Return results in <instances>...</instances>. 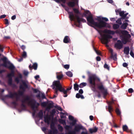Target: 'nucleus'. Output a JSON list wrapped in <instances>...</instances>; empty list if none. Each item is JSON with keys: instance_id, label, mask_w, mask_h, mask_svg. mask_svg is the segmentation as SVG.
<instances>
[{"instance_id": "nucleus-46", "label": "nucleus", "mask_w": 134, "mask_h": 134, "mask_svg": "<svg viewBox=\"0 0 134 134\" xmlns=\"http://www.w3.org/2000/svg\"><path fill=\"white\" fill-rule=\"evenodd\" d=\"M24 75L25 76H27L29 73L28 72L27 70H24L23 72Z\"/></svg>"}, {"instance_id": "nucleus-54", "label": "nucleus", "mask_w": 134, "mask_h": 134, "mask_svg": "<svg viewBox=\"0 0 134 134\" xmlns=\"http://www.w3.org/2000/svg\"><path fill=\"white\" fill-rule=\"evenodd\" d=\"M80 94L79 93H77L76 94V98H80Z\"/></svg>"}, {"instance_id": "nucleus-24", "label": "nucleus", "mask_w": 134, "mask_h": 134, "mask_svg": "<svg viewBox=\"0 0 134 134\" xmlns=\"http://www.w3.org/2000/svg\"><path fill=\"white\" fill-rule=\"evenodd\" d=\"M73 11H74V12H75V15H74L75 19L74 20H72V21L73 20V21H75V19H76V18L75 15H78L77 14L79 13V11L78 9L77 8H73Z\"/></svg>"}, {"instance_id": "nucleus-47", "label": "nucleus", "mask_w": 134, "mask_h": 134, "mask_svg": "<svg viewBox=\"0 0 134 134\" xmlns=\"http://www.w3.org/2000/svg\"><path fill=\"white\" fill-rule=\"evenodd\" d=\"M4 20L5 21V24L7 25V26L9 24V22L8 20L7 19H5Z\"/></svg>"}, {"instance_id": "nucleus-50", "label": "nucleus", "mask_w": 134, "mask_h": 134, "mask_svg": "<svg viewBox=\"0 0 134 134\" xmlns=\"http://www.w3.org/2000/svg\"><path fill=\"white\" fill-rule=\"evenodd\" d=\"M104 68L107 69L108 70L109 69V67L108 66V65L106 64H105L104 65Z\"/></svg>"}, {"instance_id": "nucleus-61", "label": "nucleus", "mask_w": 134, "mask_h": 134, "mask_svg": "<svg viewBox=\"0 0 134 134\" xmlns=\"http://www.w3.org/2000/svg\"><path fill=\"white\" fill-rule=\"evenodd\" d=\"M16 18V15H13V16H12V17L11 19L12 20H14Z\"/></svg>"}, {"instance_id": "nucleus-2", "label": "nucleus", "mask_w": 134, "mask_h": 134, "mask_svg": "<svg viewBox=\"0 0 134 134\" xmlns=\"http://www.w3.org/2000/svg\"><path fill=\"white\" fill-rule=\"evenodd\" d=\"M22 104L21 107L22 110L26 109V106L25 104L28 105H30L34 109L40 105L38 103L36 102V100L34 99H31L28 96H26L21 100Z\"/></svg>"}, {"instance_id": "nucleus-55", "label": "nucleus", "mask_w": 134, "mask_h": 134, "mask_svg": "<svg viewBox=\"0 0 134 134\" xmlns=\"http://www.w3.org/2000/svg\"><path fill=\"white\" fill-rule=\"evenodd\" d=\"M122 65L124 67H126L127 66L128 64H127L126 63H123Z\"/></svg>"}, {"instance_id": "nucleus-12", "label": "nucleus", "mask_w": 134, "mask_h": 134, "mask_svg": "<svg viewBox=\"0 0 134 134\" xmlns=\"http://www.w3.org/2000/svg\"><path fill=\"white\" fill-rule=\"evenodd\" d=\"M57 83H58L57 82V81H54L53 82L52 87L53 89L54 90L55 94L54 95L53 97L52 98H53L56 97L58 95V92L59 90L58 87L57 86V85H58Z\"/></svg>"}, {"instance_id": "nucleus-43", "label": "nucleus", "mask_w": 134, "mask_h": 134, "mask_svg": "<svg viewBox=\"0 0 134 134\" xmlns=\"http://www.w3.org/2000/svg\"><path fill=\"white\" fill-rule=\"evenodd\" d=\"M69 120H71L72 121L75 120L74 119V118L72 116L70 115L69 116Z\"/></svg>"}, {"instance_id": "nucleus-20", "label": "nucleus", "mask_w": 134, "mask_h": 134, "mask_svg": "<svg viewBox=\"0 0 134 134\" xmlns=\"http://www.w3.org/2000/svg\"><path fill=\"white\" fill-rule=\"evenodd\" d=\"M56 76L57 79L60 80L63 77V75L61 72H57Z\"/></svg>"}, {"instance_id": "nucleus-1", "label": "nucleus", "mask_w": 134, "mask_h": 134, "mask_svg": "<svg viewBox=\"0 0 134 134\" xmlns=\"http://www.w3.org/2000/svg\"><path fill=\"white\" fill-rule=\"evenodd\" d=\"M85 13L88 15L86 18L88 24L94 28L98 31L102 37L100 39L101 42L103 44H106V46H107V43L110 41L109 39L112 38V36L109 34L113 35L115 33H118V31L117 30L115 32L113 30L107 29H105L103 31L98 30L97 28L100 29L103 27H106L107 24V23L102 21L101 19L107 21L108 20V18L103 17L101 18L100 17H99L97 19L98 22H96L93 19L92 14L89 11L86 10Z\"/></svg>"}, {"instance_id": "nucleus-26", "label": "nucleus", "mask_w": 134, "mask_h": 134, "mask_svg": "<svg viewBox=\"0 0 134 134\" xmlns=\"http://www.w3.org/2000/svg\"><path fill=\"white\" fill-rule=\"evenodd\" d=\"M74 88L75 90L78 91L79 90V85L75 83L74 85Z\"/></svg>"}, {"instance_id": "nucleus-60", "label": "nucleus", "mask_w": 134, "mask_h": 134, "mask_svg": "<svg viewBox=\"0 0 134 134\" xmlns=\"http://www.w3.org/2000/svg\"><path fill=\"white\" fill-rule=\"evenodd\" d=\"M42 130L43 131L45 132L46 130V128L45 127H43L42 128Z\"/></svg>"}, {"instance_id": "nucleus-35", "label": "nucleus", "mask_w": 134, "mask_h": 134, "mask_svg": "<svg viewBox=\"0 0 134 134\" xmlns=\"http://www.w3.org/2000/svg\"><path fill=\"white\" fill-rule=\"evenodd\" d=\"M122 19V18H120L118 19L116 21V23L120 25H121L122 24V21L121 19Z\"/></svg>"}, {"instance_id": "nucleus-41", "label": "nucleus", "mask_w": 134, "mask_h": 134, "mask_svg": "<svg viewBox=\"0 0 134 134\" xmlns=\"http://www.w3.org/2000/svg\"><path fill=\"white\" fill-rule=\"evenodd\" d=\"M41 105L43 107H46L47 105V103L46 102H43L41 103Z\"/></svg>"}, {"instance_id": "nucleus-17", "label": "nucleus", "mask_w": 134, "mask_h": 134, "mask_svg": "<svg viewBox=\"0 0 134 134\" xmlns=\"http://www.w3.org/2000/svg\"><path fill=\"white\" fill-rule=\"evenodd\" d=\"M76 18V20L77 21V22L80 25V22H82L83 23L86 22V20L82 18H80L78 15H75Z\"/></svg>"}, {"instance_id": "nucleus-23", "label": "nucleus", "mask_w": 134, "mask_h": 134, "mask_svg": "<svg viewBox=\"0 0 134 134\" xmlns=\"http://www.w3.org/2000/svg\"><path fill=\"white\" fill-rule=\"evenodd\" d=\"M70 41L69 37L68 36H65L63 40V42L64 43H67L69 42Z\"/></svg>"}, {"instance_id": "nucleus-36", "label": "nucleus", "mask_w": 134, "mask_h": 134, "mask_svg": "<svg viewBox=\"0 0 134 134\" xmlns=\"http://www.w3.org/2000/svg\"><path fill=\"white\" fill-rule=\"evenodd\" d=\"M32 67L34 68L35 70H36L37 69V64L36 63H34L33 64Z\"/></svg>"}, {"instance_id": "nucleus-31", "label": "nucleus", "mask_w": 134, "mask_h": 134, "mask_svg": "<svg viewBox=\"0 0 134 134\" xmlns=\"http://www.w3.org/2000/svg\"><path fill=\"white\" fill-rule=\"evenodd\" d=\"M86 85L87 83L85 82L82 83L79 85V87L81 88H82L86 86Z\"/></svg>"}, {"instance_id": "nucleus-39", "label": "nucleus", "mask_w": 134, "mask_h": 134, "mask_svg": "<svg viewBox=\"0 0 134 134\" xmlns=\"http://www.w3.org/2000/svg\"><path fill=\"white\" fill-rule=\"evenodd\" d=\"M116 112L118 115H120L121 113L119 109L116 108Z\"/></svg>"}, {"instance_id": "nucleus-45", "label": "nucleus", "mask_w": 134, "mask_h": 134, "mask_svg": "<svg viewBox=\"0 0 134 134\" xmlns=\"http://www.w3.org/2000/svg\"><path fill=\"white\" fill-rule=\"evenodd\" d=\"M52 107V104L51 103H49L48 104V105L47 106V109H49Z\"/></svg>"}, {"instance_id": "nucleus-40", "label": "nucleus", "mask_w": 134, "mask_h": 134, "mask_svg": "<svg viewBox=\"0 0 134 134\" xmlns=\"http://www.w3.org/2000/svg\"><path fill=\"white\" fill-rule=\"evenodd\" d=\"M64 128L66 130L68 131H69L70 129L71 128V127L70 126L67 125H66V126L64 127Z\"/></svg>"}, {"instance_id": "nucleus-13", "label": "nucleus", "mask_w": 134, "mask_h": 134, "mask_svg": "<svg viewBox=\"0 0 134 134\" xmlns=\"http://www.w3.org/2000/svg\"><path fill=\"white\" fill-rule=\"evenodd\" d=\"M50 128L51 130L48 131V134H56L58 133V130L55 127L53 123H52L50 125Z\"/></svg>"}, {"instance_id": "nucleus-48", "label": "nucleus", "mask_w": 134, "mask_h": 134, "mask_svg": "<svg viewBox=\"0 0 134 134\" xmlns=\"http://www.w3.org/2000/svg\"><path fill=\"white\" fill-rule=\"evenodd\" d=\"M15 81L16 82L18 83H19L20 81L18 77H16L15 79Z\"/></svg>"}, {"instance_id": "nucleus-11", "label": "nucleus", "mask_w": 134, "mask_h": 134, "mask_svg": "<svg viewBox=\"0 0 134 134\" xmlns=\"http://www.w3.org/2000/svg\"><path fill=\"white\" fill-rule=\"evenodd\" d=\"M83 126L81 124L77 125L75 126L74 129V131H69L66 134H76V132H79L80 130L82 129Z\"/></svg>"}, {"instance_id": "nucleus-62", "label": "nucleus", "mask_w": 134, "mask_h": 134, "mask_svg": "<svg viewBox=\"0 0 134 134\" xmlns=\"http://www.w3.org/2000/svg\"><path fill=\"white\" fill-rule=\"evenodd\" d=\"M107 1L109 3H113V1L112 0H107Z\"/></svg>"}, {"instance_id": "nucleus-42", "label": "nucleus", "mask_w": 134, "mask_h": 134, "mask_svg": "<svg viewBox=\"0 0 134 134\" xmlns=\"http://www.w3.org/2000/svg\"><path fill=\"white\" fill-rule=\"evenodd\" d=\"M111 55V57L113 58L114 60H115L116 59V54H115L114 55L113 54Z\"/></svg>"}, {"instance_id": "nucleus-52", "label": "nucleus", "mask_w": 134, "mask_h": 134, "mask_svg": "<svg viewBox=\"0 0 134 134\" xmlns=\"http://www.w3.org/2000/svg\"><path fill=\"white\" fill-rule=\"evenodd\" d=\"M60 122L62 124H63L64 125V124H66L65 120H60Z\"/></svg>"}, {"instance_id": "nucleus-16", "label": "nucleus", "mask_w": 134, "mask_h": 134, "mask_svg": "<svg viewBox=\"0 0 134 134\" xmlns=\"http://www.w3.org/2000/svg\"><path fill=\"white\" fill-rule=\"evenodd\" d=\"M128 13L125 14V12L124 11L120 12H119V14L120 16L121 17V18L123 19H125V18L126 19H128V17H126V16L128 14Z\"/></svg>"}, {"instance_id": "nucleus-22", "label": "nucleus", "mask_w": 134, "mask_h": 134, "mask_svg": "<svg viewBox=\"0 0 134 134\" xmlns=\"http://www.w3.org/2000/svg\"><path fill=\"white\" fill-rule=\"evenodd\" d=\"M129 47H125L124 48V52L125 54L128 55L129 54Z\"/></svg>"}, {"instance_id": "nucleus-5", "label": "nucleus", "mask_w": 134, "mask_h": 134, "mask_svg": "<svg viewBox=\"0 0 134 134\" xmlns=\"http://www.w3.org/2000/svg\"><path fill=\"white\" fill-rule=\"evenodd\" d=\"M121 33L122 34L120 36L121 39L123 43L125 44L127 42L130 41V38L131 36L126 30L122 31Z\"/></svg>"}, {"instance_id": "nucleus-51", "label": "nucleus", "mask_w": 134, "mask_h": 134, "mask_svg": "<svg viewBox=\"0 0 134 134\" xmlns=\"http://www.w3.org/2000/svg\"><path fill=\"white\" fill-rule=\"evenodd\" d=\"M64 67L65 69H68L69 68V65L68 64L65 65H64Z\"/></svg>"}, {"instance_id": "nucleus-57", "label": "nucleus", "mask_w": 134, "mask_h": 134, "mask_svg": "<svg viewBox=\"0 0 134 134\" xmlns=\"http://www.w3.org/2000/svg\"><path fill=\"white\" fill-rule=\"evenodd\" d=\"M33 90L34 93H36L38 91V90L36 89H33Z\"/></svg>"}, {"instance_id": "nucleus-21", "label": "nucleus", "mask_w": 134, "mask_h": 134, "mask_svg": "<svg viewBox=\"0 0 134 134\" xmlns=\"http://www.w3.org/2000/svg\"><path fill=\"white\" fill-rule=\"evenodd\" d=\"M98 128L96 127H94V128H90L89 129V131L91 133H92L93 132H96Z\"/></svg>"}, {"instance_id": "nucleus-6", "label": "nucleus", "mask_w": 134, "mask_h": 134, "mask_svg": "<svg viewBox=\"0 0 134 134\" xmlns=\"http://www.w3.org/2000/svg\"><path fill=\"white\" fill-rule=\"evenodd\" d=\"M29 85V83L27 81H22V84H20V89L23 91H19L18 92L19 96L20 98L21 96H22L24 94V92L25 91L26 88H28Z\"/></svg>"}, {"instance_id": "nucleus-53", "label": "nucleus", "mask_w": 134, "mask_h": 134, "mask_svg": "<svg viewBox=\"0 0 134 134\" xmlns=\"http://www.w3.org/2000/svg\"><path fill=\"white\" fill-rule=\"evenodd\" d=\"M128 92L129 93H132L133 92V90L132 88H130L128 90Z\"/></svg>"}, {"instance_id": "nucleus-10", "label": "nucleus", "mask_w": 134, "mask_h": 134, "mask_svg": "<svg viewBox=\"0 0 134 134\" xmlns=\"http://www.w3.org/2000/svg\"><path fill=\"white\" fill-rule=\"evenodd\" d=\"M96 85L97 86L98 88L102 92L104 95V97L105 98V96L108 94L107 89L104 87L102 82L97 83Z\"/></svg>"}, {"instance_id": "nucleus-29", "label": "nucleus", "mask_w": 134, "mask_h": 134, "mask_svg": "<svg viewBox=\"0 0 134 134\" xmlns=\"http://www.w3.org/2000/svg\"><path fill=\"white\" fill-rule=\"evenodd\" d=\"M8 84L10 86H11L13 88H17L16 85L14 83H12V81H11V84H10L8 83Z\"/></svg>"}, {"instance_id": "nucleus-15", "label": "nucleus", "mask_w": 134, "mask_h": 134, "mask_svg": "<svg viewBox=\"0 0 134 134\" xmlns=\"http://www.w3.org/2000/svg\"><path fill=\"white\" fill-rule=\"evenodd\" d=\"M123 44L121 41L118 40L117 42L115 44V47L118 49H121L122 47Z\"/></svg>"}, {"instance_id": "nucleus-58", "label": "nucleus", "mask_w": 134, "mask_h": 134, "mask_svg": "<svg viewBox=\"0 0 134 134\" xmlns=\"http://www.w3.org/2000/svg\"><path fill=\"white\" fill-rule=\"evenodd\" d=\"M6 16V15H3L1 16L0 18L1 19L4 18Z\"/></svg>"}, {"instance_id": "nucleus-4", "label": "nucleus", "mask_w": 134, "mask_h": 134, "mask_svg": "<svg viewBox=\"0 0 134 134\" xmlns=\"http://www.w3.org/2000/svg\"><path fill=\"white\" fill-rule=\"evenodd\" d=\"M97 80L100 81V79L95 75H92L89 76L88 81L90 84V87L94 91L96 90L95 80Z\"/></svg>"}, {"instance_id": "nucleus-28", "label": "nucleus", "mask_w": 134, "mask_h": 134, "mask_svg": "<svg viewBox=\"0 0 134 134\" xmlns=\"http://www.w3.org/2000/svg\"><path fill=\"white\" fill-rule=\"evenodd\" d=\"M119 27V25L117 24H114L113 25V28L115 30L118 29Z\"/></svg>"}, {"instance_id": "nucleus-38", "label": "nucleus", "mask_w": 134, "mask_h": 134, "mask_svg": "<svg viewBox=\"0 0 134 134\" xmlns=\"http://www.w3.org/2000/svg\"><path fill=\"white\" fill-rule=\"evenodd\" d=\"M123 130L124 131H126L128 129L127 126L126 125H125L123 126Z\"/></svg>"}, {"instance_id": "nucleus-30", "label": "nucleus", "mask_w": 134, "mask_h": 134, "mask_svg": "<svg viewBox=\"0 0 134 134\" xmlns=\"http://www.w3.org/2000/svg\"><path fill=\"white\" fill-rule=\"evenodd\" d=\"M66 74L68 76L71 77L72 76V74L70 71H68L66 72Z\"/></svg>"}, {"instance_id": "nucleus-9", "label": "nucleus", "mask_w": 134, "mask_h": 134, "mask_svg": "<svg viewBox=\"0 0 134 134\" xmlns=\"http://www.w3.org/2000/svg\"><path fill=\"white\" fill-rule=\"evenodd\" d=\"M55 113V109H53L52 110L51 115H49L48 114H46V115L44 117V121L45 122L47 123L48 125H49L51 120V117H53Z\"/></svg>"}, {"instance_id": "nucleus-37", "label": "nucleus", "mask_w": 134, "mask_h": 134, "mask_svg": "<svg viewBox=\"0 0 134 134\" xmlns=\"http://www.w3.org/2000/svg\"><path fill=\"white\" fill-rule=\"evenodd\" d=\"M22 56L23 58H25L27 57V53L25 51H24L22 54Z\"/></svg>"}, {"instance_id": "nucleus-18", "label": "nucleus", "mask_w": 134, "mask_h": 134, "mask_svg": "<svg viewBox=\"0 0 134 134\" xmlns=\"http://www.w3.org/2000/svg\"><path fill=\"white\" fill-rule=\"evenodd\" d=\"M36 96L38 99L41 98L42 99H44L46 98L44 93L40 92H39L38 94Z\"/></svg>"}, {"instance_id": "nucleus-63", "label": "nucleus", "mask_w": 134, "mask_h": 134, "mask_svg": "<svg viewBox=\"0 0 134 134\" xmlns=\"http://www.w3.org/2000/svg\"><path fill=\"white\" fill-rule=\"evenodd\" d=\"M21 48L23 50H24L25 48V46L23 45L21 46Z\"/></svg>"}, {"instance_id": "nucleus-14", "label": "nucleus", "mask_w": 134, "mask_h": 134, "mask_svg": "<svg viewBox=\"0 0 134 134\" xmlns=\"http://www.w3.org/2000/svg\"><path fill=\"white\" fill-rule=\"evenodd\" d=\"M65 10L68 12V14L69 15V18L71 21H72L75 19L74 15L72 12H69V8L65 6L64 8Z\"/></svg>"}, {"instance_id": "nucleus-8", "label": "nucleus", "mask_w": 134, "mask_h": 134, "mask_svg": "<svg viewBox=\"0 0 134 134\" xmlns=\"http://www.w3.org/2000/svg\"><path fill=\"white\" fill-rule=\"evenodd\" d=\"M1 59L4 62V64L2 65V66L8 68L12 70H13L14 69L15 67L12 64L10 63L9 61H8V63L9 64V65L8 66H7L6 64L7 60V57H4Z\"/></svg>"}, {"instance_id": "nucleus-19", "label": "nucleus", "mask_w": 134, "mask_h": 134, "mask_svg": "<svg viewBox=\"0 0 134 134\" xmlns=\"http://www.w3.org/2000/svg\"><path fill=\"white\" fill-rule=\"evenodd\" d=\"M12 75L10 73L8 74L7 75V77L8 78V83L9 84H11V81H12V77H13Z\"/></svg>"}, {"instance_id": "nucleus-59", "label": "nucleus", "mask_w": 134, "mask_h": 134, "mask_svg": "<svg viewBox=\"0 0 134 134\" xmlns=\"http://www.w3.org/2000/svg\"><path fill=\"white\" fill-rule=\"evenodd\" d=\"M79 93L81 94H82L83 93V91L82 89H80L79 91Z\"/></svg>"}, {"instance_id": "nucleus-3", "label": "nucleus", "mask_w": 134, "mask_h": 134, "mask_svg": "<svg viewBox=\"0 0 134 134\" xmlns=\"http://www.w3.org/2000/svg\"><path fill=\"white\" fill-rule=\"evenodd\" d=\"M4 97H8L12 98H15L16 99V101L12 102L11 103V105L15 108L18 105V104L17 103V101L19 99L20 97L16 92H14L13 93L11 92H9V94L5 95Z\"/></svg>"}, {"instance_id": "nucleus-33", "label": "nucleus", "mask_w": 134, "mask_h": 134, "mask_svg": "<svg viewBox=\"0 0 134 134\" xmlns=\"http://www.w3.org/2000/svg\"><path fill=\"white\" fill-rule=\"evenodd\" d=\"M60 117L61 118H65L66 116V113H64L61 112L60 113Z\"/></svg>"}, {"instance_id": "nucleus-32", "label": "nucleus", "mask_w": 134, "mask_h": 134, "mask_svg": "<svg viewBox=\"0 0 134 134\" xmlns=\"http://www.w3.org/2000/svg\"><path fill=\"white\" fill-rule=\"evenodd\" d=\"M108 111L109 113L111 114V115L112 116V114L111 113V111L113 110V109L111 107L110 105H109L108 107Z\"/></svg>"}, {"instance_id": "nucleus-34", "label": "nucleus", "mask_w": 134, "mask_h": 134, "mask_svg": "<svg viewBox=\"0 0 134 134\" xmlns=\"http://www.w3.org/2000/svg\"><path fill=\"white\" fill-rule=\"evenodd\" d=\"M58 127L59 131L61 132H62L63 130V127L60 125H58Z\"/></svg>"}, {"instance_id": "nucleus-7", "label": "nucleus", "mask_w": 134, "mask_h": 134, "mask_svg": "<svg viewBox=\"0 0 134 134\" xmlns=\"http://www.w3.org/2000/svg\"><path fill=\"white\" fill-rule=\"evenodd\" d=\"M57 81L58 83L57 86L58 87L59 90L61 92H63V93L65 94V95L63 96L64 97H67L68 96V95L67 94V92L68 91L70 90L71 89L72 86L70 87L69 88H67L66 89V90L62 87L60 83V81L58 80Z\"/></svg>"}, {"instance_id": "nucleus-49", "label": "nucleus", "mask_w": 134, "mask_h": 134, "mask_svg": "<svg viewBox=\"0 0 134 134\" xmlns=\"http://www.w3.org/2000/svg\"><path fill=\"white\" fill-rule=\"evenodd\" d=\"M76 122V119L72 121V122L71 123V124L72 125H75Z\"/></svg>"}, {"instance_id": "nucleus-27", "label": "nucleus", "mask_w": 134, "mask_h": 134, "mask_svg": "<svg viewBox=\"0 0 134 134\" xmlns=\"http://www.w3.org/2000/svg\"><path fill=\"white\" fill-rule=\"evenodd\" d=\"M38 117L40 118V119H42L43 118V113L42 111H40L38 114Z\"/></svg>"}, {"instance_id": "nucleus-64", "label": "nucleus", "mask_w": 134, "mask_h": 134, "mask_svg": "<svg viewBox=\"0 0 134 134\" xmlns=\"http://www.w3.org/2000/svg\"><path fill=\"white\" fill-rule=\"evenodd\" d=\"M11 74H12L13 76H14V72L13 71V70H12L11 72L10 73Z\"/></svg>"}, {"instance_id": "nucleus-25", "label": "nucleus", "mask_w": 134, "mask_h": 134, "mask_svg": "<svg viewBox=\"0 0 134 134\" xmlns=\"http://www.w3.org/2000/svg\"><path fill=\"white\" fill-rule=\"evenodd\" d=\"M128 24L127 23H123L121 26V28L123 29H126L127 26L128 25Z\"/></svg>"}, {"instance_id": "nucleus-44", "label": "nucleus", "mask_w": 134, "mask_h": 134, "mask_svg": "<svg viewBox=\"0 0 134 134\" xmlns=\"http://www.w3.org/2000/svg\"><path fill=\"white\" fill-rule=\"evenodd\" d=\"M130 54L132 57L134 58V54L132 50H131L130 51Z\"/></svg>"}, {"instance_id": "nucleus-56", "label": "nucleus", "mask_w": 134, "mask_h": 134, "mask_svg": "<svg viewBox=\"0 0 134 134\" xmlns=\"http://www.w3.org/2000/svg\"><path fill=\"white\" fill-rule=\"evenodd\" d=\"M96 60L97 61H100L101 60V58L99 56H97L96 58Z\"/></svg>"}]
</instances>
